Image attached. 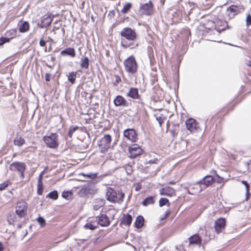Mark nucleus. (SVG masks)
I'll use <instances>...</instances> for the list:
<instances>
[{
	"label": "nucleus",
	"mask_w": 251,
	"mask_h": 251,
	"mask_svg": "<svg viewBox=\"0 0 251 251\" xmlns=\"http://www.w3.org/2000/svg\"><path fill=\"white\" fill-rule=\"evenodd\" d=\"M125 71L128 74L133 75L137 73L138 65L137 61L133 55H131L124 62Z\"/></svg>",
	"instance_id": "f257e3e1"
},
{
	"label": "nucleus",
	"mask_w": 251,
	"mask_h": 251,
	"mask_svg": "<svg viewBox=\"0 0 251 251\" xmlns=\"http://www.w3.org/2000/svg\"><path fill=\"white\" fill-rule=\"evenodd\" d=\"M226 10V20H230L235 17L244 10V8L241 5H231Z\"/></svg>",
	"instance_id": "f03ea898"
},
{
	"label": "nucleus",
	"mask_w": 251,
	"mask_h": 251,
	"mask_svg": "<svg viewBox=\"0 0 251 251\" xmlns=\"http://www.w3.org/2000/svg\"><path fill=\"white\" fill-rule=\"evenodd\" d=\"M75 189L78 190L76 193L80 197H84L89 194H94L96 191L94 185L91 183L85 184L75 188Z\"/></svg>",
	"instance_id": "7ed1b4c3"
},
{
	"label": "nucleus",
	"mask_w": 251,
	"mask_h": 251,
	"mask_svg": "<svg viewBox=\"0 0 251 251\" xmlns=\"http://www.w3.org/2000/svg\"><path fill=\"white\" fill-rule=\"evenodd\" d=\"M43 141L48 147L54 149L58 147V135L56 133H51L49 136H44Z\"/></svg>",
	"instance_id": "20e7f679"
},
{
	"label": "nucleus",
	"mask_w": 251,
	"mask_h": 251,
	"mask_svg": "<svg viewBox=\"0 0 251 251\" xmlns=\"http://www.w3.org/2000/svg\"><path fill=\"white\" fill-rule=\"evenodd\" d=\"M54 18V15L51 13H47L41 18L40 22L37 25L40 28H46L50 25Z\"/></svg>",
	"instance_id": "39448f33"
},
{
	"label": "nucleus",
	"mask_w": 251,
	"mask_h": 251,
	"mask_svg": "<svg viewBox=\"0 0 251 251\" xmlns=\"http://www.w3.org/2000/svg\"><path fill=\"white\" fill-rule=\"evenodd\" d=\"M122 36L129 41H134L137 38V34L135 30L130 27L124 28L121 32Z\"/></svg>",
	"instance_id": "423d86ee"
},
{
	"label": "nucleus",
	"mask_w": 251,
	"mask_h": 251,
	"mask_svg": "<svg viewBox=\"0 0 251 251\" xmlns=\"http://www.w3.org/2000/svg\"><path fill=\"white\" fill-rule=\"evenodd\" d=\"M26 169L25 163L20 162H15L12 163L10 166V169L12 171L18 172L22 178H24V172Z\"/></svg>",
	"instance_id": "0eeeda50"
},
{
	"label": "nucleus",
	"mask_w": 251,
	"mask_h": 251,
	"mask_svg": "<svg viewBox=\"0 0 251 251\" xmlns=\"http://www.w3.org/2000/svg\"><path fill=\"white\" fill-rule=\"evenodd\" d=\"M27 204L24 201L17 203L16 207V213L19 217H24L26 215Z\"/></svg>",
	"instance_id": "6e6552de"
},
{
	"label": "nucleus",
	"mask_w": 251,
	"mask_h": 251,
	"mask_svg": "<svg viewBox=\"0 0 251 251\" xmlns=\"http://www.w3.org/2000/svg\"><path fill=\"white\" fill-rule=\"evenodd\" d=\"M125 193L121 190L117 191L111 188V202L121 203L124 200Z\"/></svg>",
	"instance_id": "1a4fd4ad"
},
{
	"label": "nucleus",
	"mask_w": 251,
	"mask_h": 251,
	"mask_svg": "<svg viewBox=\"0 0 251 251\" xmlns=\"http://www.w3.org/2000/svg\"><path fill=\"white\" fill-rule=\"evenodd\" d=\"M129 157L131 158H134L137 156L143 153V150L140 148L139 146L135 144L129 148Z\"/></svg>",
	"instance_id": "9d476101"
},
{
	"label": "nucleus",
	"mask_w": 251,
	"mask_h": 251,
	"mask_svg": "<svg viewBox=\"0 0 251 251\" xmlns=\"http://www.w3.org/2000/svg\"><path fill=\"white\" fill-rule=\"evenodd\" d=\"M226 226V220L223 218H220L215 221L214 228L217 233L222 232Z\"/></svg>",
	"instance_id": "9b49d317"
},
{
	"label": "nucleus",
	"mask_w": 251,
	"mask_h": 251,
	"mask_svg": "<svg viewBox=\"0 0 251 251\" xmlns=\"http://www.w3.org/2000/svg\"><path fill=\"white\" fill-rule=\"evenodd\" d=\"M188 193L191 195H196L199 194L203 188L200 184V181L190 186L189 188H186Z\"/></svg>",
	"instance_id": "f8f14e48"
},
{
	"label": "nucleus",
	"mask_w": 251,
	"mask_h": 251,
	"mask_svg": "<svg viewBox=\"0 0 251 251\" xmlns=\"http://www.w3.org/2000/svg\"><path fill=\"white\" fill-rule=\"evenodd\" d=\"M213 15L219 20L226 21V10L222 6L217 7L213 11Z\"/></svg>",
	"instance_id": "ddd939ff"
},
{
	"label": "nucleus",
	"mask_w": 251,
	"mask_h": 251,
	"mask_svg": "<svg viewBox=\"0 0 251 251\" xmlns=\"http://www.w3.org/2000/svg\"><path fill=\"white\" fill-rule=\"evenodd\" d=\"M141 10L143 14L151 15L153 13V4L151 1L148 3L144 4L141 6Z\"/></svg>",
	"instance_id": "4468645a"
},
{
	"label": "nucleus",
	"mask_w": 251,
	"mask_h": 251,
	"mask_svg": "<svg viewBox=\"0 0 251 251\" xmlns=\"http://www.w3.org/2000/svg\"><path fill=\"white\" fill-rule=\"evenodd\" d=\"M124 135L125 137L132 142H135L137 139V135L135 130L132 128L125 130Z\"/></svg>",
	"instance_id": "2eb2a0df"
},
{
	"label": "nucleus",
	"mask_w": 251,
	"mask_h": 251,
	"mask_svg": "<svg viewBox=\"0 0 251 251\" xmlns=\"http://www.w3.org/2000/svg\"><path fill=\"white\" fill-rule=\"evenodd\" d=\"M186 125L187 129L191 132H195L199 127L198 124L192 118H190L186 121Z\"/></svg>",
	"instance_id": "dca6fc26"
},
{
	"label": "nucleus",
	"mask_w": 251,
	"mask_h": 251,
	"mask_svg": "<svg viewBox=\"0 0 251 251\" xmlns=\"http://www.w3.org/2000/svg\"><path fill=\"white\" fill-rule=\"evenodd\" d=\"M168 111H158V112L154 114V117L156 120L159 123L160 126H161L162 124L164 123L168 116Z\"/></svg>",
	"instance_id": "f3484780"
},
{
	"label": "nucleus",
	"mask_w": 251,
	"mask_h": 251,
	"mask_svg": "<svg viewBox=\"0 0 251 251\" xmlns=\"http://www.w3.org/2000/svg\"><path fill=\"white\" fill-rule=\"evenodd\" d=\"M106 140H102L101 144L100 145V151L102 153H105L108 151L110 148V135H105Z\"/></svg>",
	"instance_id": "a211bd4d"
},
{
	"label": "nucleus",
	"mask_w": 251,
	"mask_h": 251,
	"mask_svg": "<svg viewBox=\"0 0 251 251\" xmlns=\"http://www.w3.org/2000/svg\"><path fill=\"white\" fill-rule=\"evenodd\" d=\"M199 181L200 184L202 186L203 189H205L213 183L214 178L211 176H206Z\"/></svg>",
	"instance_id": "6ab92c4d"
},
{
	"label": "nucleus",
	"mask_w": 251,
	"mask_h": 251,
	"mask_svg": "<svg viewBox=\"0 0 251 251\" xmlns=\"http://www.w3.org/2000/svg\"><path fill=\"white\" fill-rule=\"evenodd\" d=\"M89 94L85 91H82L80 93V95L78 97V102L79 105H86L88 104Z\"/></svg>",
	"instance_id": "aec40b11"
},
{
	"label": "nucleus",
	"mask_w": 251,
	"mask_h": 251,
	"mask_svg": "<svg viewBox=\"0 0 251 251\" xmlns=\"http://www.w3.org/2000/svg\"><path fill=\"white\" fill-rule=\"evenodd\" d=\"M117 74H115L112 75V81L114 85H117L119 82L121 81V78L120 75H122L123 72L121 68L120 67L115 69Z\"/></svg>",
	"instance_id": "412c9836"
},
{
	"label": "nucleus",
	"mask_w": 251,
	"mask_h": 251,
	"mask_svg": "<svg viewBox=\"0 0 251 251\" xmlns=\"http://www.w3.org/2000/svg\"><path fill=\"white\" fill-rule=\"evenodd\" d=\"M60 54L63 56L68 55L72 58H74L75 56L76 53L74 48L68 47L61 50L60 52Z\"/></svg>",
	"instance_id": "4be33fe9"
},
{
	"label": "nucleus",
	"mask_w": 251,
	"mask_h": 251,
	"mask_svg": "<svg viewBox=\"0 0 251 251\" xmlns=\"http://www.w3.org/2000/svg\"><path fill=\"white\" fill-rule=\"evenodd\" d=\"M175 194V190L171 187H166L160 189V195L167 196L169 197L173 196Z\"/></svg>",
	"instance_id": "5701e85b"
},
{
	"label": "nucleus",
	"mask_w": 251,
	"mask_h": 251,
	"mask_svg": "<svg viewBox=\"0 0 251 251\" xmlns=\"http://www.w3.org/2000/svg\"><path fill=\"white\" fill-rule=\"evenodd\" d=\"M29 24L26 21H24L18 24V30L21 33H25L29 30Z\"/></svg>",
	"instance_id": "b1692460"
},
{
	"label": "nucleus",
	"mask_w": 251,
	"mask_h": 251,
	"mask_svg": "<svg viewBox=\"0 0 251 251\" xmlns=\"http://www.w3.org/2000/svg\"><path fill=\"white\" fill-rule=\"evenodd\" d=\"M126 96L133 99H138L140 97L138 89L134 87L130 88Z\"/></svg>",
	"instance_id": "393cba45"
},
{
	"label": "nucleus",
	"mask_w": 251,
	"mask_h": 251,
	"mask_svg": "<svg viewBox=\"0 0 251 251\" xmlns=\"http://www.w3.org/2000/svg\"><path fill=\"white\" fill-rule=\"evenodd\" d=\"M215 25L213 28L214 30L220 32L221 31L224 30L225 29V23L223 22V20H215V22H214Z\"/></svg>",
	"instance_id": "a878e982"
},
{
	"label": "nucleus",
	"mask_w": 251,
	"mask_h": 251,
	"mask_svg": "<svg viewBox=\"0 0 251 251\" xmlns=\"http://www.w3.org/2000/svg\"><path fill=\"white\" fill-rule=\"evenodd\" d=\"M114 102L116 106H126L127 101L124 98L121 96H118L114 100Z\"/></svg>",
	"instance_id": "bb28decb"
},
{
	"label": "nucleus",
	"mask_w": 251,
	"mask_h": 251,
	"mask_svg": "<svg viewBox=\"0 0 251 251\" xmlns=\"http://www.w3.org/2000/svg\"><path fill=\"white\" fill-rule=\"evenodd\" d=\"M6 36L7 37L4 38L8 40V42L12 39L15 38L17 36V30L15 29H11L6 31Z\"/></svg>",
	"instance_id": "cd10ccee"
},
{
	"label": "nucleus",
	"mask_w": 251,
	"mask_h": 251,
	"mask_svg": "<svg viewBox=\"0 0 251 251\" xmlns=\"http://www.w3.org/2000/svg\"><path fill=\"white\" fill-rule=\"evenodd\" d=\"M101 226H107L109 224L108 217L104 214H102L99 218L98 224Z\"/></svg>",
	"instance_id": "c85d7f7f"
},
{
	"label": "nucleus",
	"mask_w": 251,
	"mask_h": 251,
	"mask_svg": "<svg viewBox=\"0 0 251 251\" xmlns=\"http://www.w3.org/2000/svg\"><path fill=\"white\" fill-rule=\"evenodd\" d=\"M104 204V201L102 199H96L93 203V208L95 210H98L100 207L102 206Z\"/></svg>",
	"instance_id": "c756f323"
},
{
	"label": "nucleus",
	"mask_w": 251,
	"mask_h": 251,
	"mask_svg": "<svg viewBox=\"0 0 251 251\" xmlns=\"http://www.w3.org/2000/svg\"><path fill=\"white\" fill-rule=\"evenodd\" d=\"M144 224V218L142 216H138L135 220L134 225L137 228H141Z\"/></svg>",
	"instance_id": "7c9ffc66"
},
{
	"label": "nucleus",
	"mask_w": 251,
	"mask_h": 251,
	"mask_svg": "<svg viewBox=\"0 0 251 251\" xmlns=\"http://www.w3.org/2000/svg\"><path fill=\"white\" fill-rule=\"evenodd\" d=\"M189 243L191 244L200 245L201 244V240L198 234H195L191 236L189 238Z\"/></svg>",
	"instance_id": "2f4dec72"
},
{
	"label": "nucleus",
	"mask_w": 251,
	"mask_h": 251,
	"mask_svg": "<svg viewBox=\"0 0 251 251\" xmlns=\"http://www.w3.org/2000/svg\"><path fill=\"white\" fill-rule=\"evenodd\" d=\"M14 145L21 147L25 143V139L20 136H17L13 140Z\"/></svg>",
	"instance_id": "473e14b6"
},
{
	"label": "nucleus",
	"mask_w": 251,
	"mask_h": 251,
	"mask_svg": "<svg viewBox=\"0 0 251 251\" xmlns=\"http://www.w3.org/2000/svg\"><path fill=\"white\" fill-rule=\"evenodd\" d=\"M132 216L130 214H127L123 217L122 223L124 225L129 226L132 222Z\"/></svg>",
	"instance_id": "72a5a7b5"
},
{
	"label": "nucleus",
	"mask_w": 251,
	"mask_h": 251,
	"mask_svg": "<svg viewBox=\"0 0 251 251\" xmlns=\"http://www.w3.org/2000/svg\"><path fill=\"white\" fill-rule=\"evenodd\" d=\"M89 60L87 57L81 59L80 67L82 69H87L89 68Z\"/></svg>",
	"instance_id": "f704fd0d"
},
{
	"label": "nucleus",
	"mask_w": 251,
	"mask_h": 251,
	"mask_svg": "<svg viewBox=\"0 0 251 251\" xmlns=\"http://www.w3.org/2000/svg\"><path fill=\"white\" fill-rule=\"evenodd\" d=\"M154 203V198L153 197L150 196L146 198L144 201L142 202V204L145 206H147L149 204H152Z\"/></svg>",
	"instance_id": "c9c22d12"
},
{
	"label": "nucleus",
	"mask_w": 251,
	"mask_h": 251,
	"mask_svg": "<svg viewBox=\"0 0 251 251\" xmlns=\"http://www.w3.org/2000/svg\"><path fill=\"white\" fill-rule=\"evenodd\" d=\"M76 74L77 73L76 72H72L70 73L67 75L68 80L72 84H74L75 82L76 78Z\"/></svg>",
	"instance_id": "e433bc0d"
},
{
	"label": "nucleus",
	"mask_w": 251,
	"mask_h": 251,
	"mask_svg": "<svg viewBox=\"0 0 251 251\" xmlns=\"http://www.w3.org/2000/svg\"><path fill=\"white\" fill-rule=\"evenodd\" d=\"M46 197H48L51 199L56 200L58 199V192L56 190L51 191L47 195Z\"/></svg>",
	"instance_id": "4c0bfd02"
},
{
	"label": "nucleus",
	"mask_w": 251,
	"mask_h": 251,
	"mask_svg": "<svg viewBox=\"0 0 251 251\" xmlns=\"http://www.w3.org/2000/svg\"><path fill=\"white\" fill-rule=\"evenodd\" d=\"M159 205L160 207H162L165 205H167L168 206H169L170 203L167 198H162L159 200Z\"/></svg>",
	"instance_id": "58836bf2"
},
{
	"label": "nucleus",
	"mask_w": 251,
	"mask_h": 251,
	"mask_svg": "<svg viewBox=\"0 0 251 251\" xmlns=\"http://www.w3.org/2000/svg\"><path fill=\"white\" fill-rule=\"evenodd\" d=\"M132 7V4L131 3H126L121 10V12L123 14H126L128 12Z\"/></svg>",
	"instance_id": "ea45409f"
},
{
	"label": "nucleus",
	"mask_w": 251,
	"mask_h": 251,
	"mask_svg": "<svg viewBox=\"0 0 251 251\" xmlns=\"http://www.w3.org/2000/svg\"><path fill=\"white\" fill-rule=\"evenodd\" d=\"M98 225V223H92L91 222L87 223L85 224L84 226V227L87 229H89L91 230H94L95 228H97V225Z\"/></svg>",
	"instance_id": "a19ab883"
},
{
	"label": "nucleus",
	"mask_w": 251,
	"mask_h": 251,
	"mask_svg": "<svg viewBox=\"0 0 251 251\" xmlns=\"http://www.w3.org/2000/svg\"><path fill=\"white\" fill-rule=\"evenodd\" d=\"M10 184L11 182L9 180H7L0 184V191H2L5 189Z\"/></svg>",
	"instance_id": "79ce46f5"
},
{
	"label": "nucleus",
	"mask_w": 251,
	"mask_h": 251,
	"mask_svg": "<svg viewBox=\"0 0 251 251\" xmlns=\"http://www.w3.org/2000/svg\"><path fill=\"white\" fill-rule=\"evenodd\" d=\"M78 128L77 126H72L70 127L68 136L71 138L73 133Z\"/></svg>",
	"instance_id": "37998d69"
},
{
	"label": "nucleus",
	"mask_w": 251,
	"mask_h": 251,
	"mask_svg": "<svg viewBox=\"0 0 251 251\" xmlns=\"http://www.w3.org/2000/svg\"><path fill=\"white\" fill-rule=\"evenodd\" d=\"M124 168H125V170L126 171L127 174L130 175L132 173L133 170L131 165L126 164L125 166H124Z\"/></svg>",
	"instance_id": "c03bdc74"
},
{
	"label": "nucleus",
	"mask_w": 251,
	"mask_h": 251,
	"mask_svg": "<svg viewBox=\"0 0 251 251\" xmlns=\"http://www.w3.org/2000/svg\"><path fill=\"white\" fill-rule=\"evenodd\" d=\"M79 175H82L84 176H86L88 178H94L97 176V174L93 173H90L88 174H84V173H81L79 174Z\"/></svg>",
	"instance_id": "a18cd8bd"
},
{
	"label": "nucleus",
	"mask_w": 251,
	"mask_h": 251,
	"mask_svg": "<svg viewBox=\"0 0 251 251\" xmlns=\"http://www.w3.org/2000/svg\"><path fill=\"white\" fill-rule=\"evenodd\" d=\"M37 222L40 225L41 227H43L46 225V221L44 219L41 217H39L37 219Z\"/></svg>",
	"instance_id": "49530a36"
},
{
	"label": "nucleus",
	"mask_w": 251,
	"mask_h": 251,
	"mask_svg": "<svg viewBox=\"0 0 251 251\" xmlns=\"http://www.w3.org/2000/svg\"><path fill=\"white\" fill-rule=\"evenodd\" d=\"M72 193L70 191L63 192L62 194V197L69 199L72 196Z\"/></svg>",
	"instance_id": "de8ad7c7"
},
{
	"label": "nucleus",
	"mask_w": 251,
	"mask_h": 251,
	"mask_svg": "<svg viewBox=\"0 0 251 251\" xmlns=\"http://www.w3.org/2000/svg\"><path fill=\"white\" fill-rule=\"evenodd\" d=\"M43 191V184H37V194L41 195Z\"/></svg>",
	"instance_id": "09e8293b"
},
{
	"label": "nucleus",
	"mask_w": 251,
	"mask_h": 251,
	"mask_svg": "<svg viewBox=\"0 0 251 251\" xmlns=\"http://www.w3.org/2000/svg\"><path fill=\"white\" fill-rule=\"evenodd\" d=\"M16 218L14 216H12L10 215L7 217V221L10 225H12L16 222Z\"/></svg>",
	"instance_id": "8fccbe9b"
},
{
	"label": "nucleus",
	"mask_w": 251,
	"mask_h": 251,
	"mask_svg": "<svg viewBox=\"0 0 251 251\" xmlns=\"http://www.w3.org/2000/svg\"><path fill=\"white\" fill-rule=\"evenodd\" d=\"M39 45L41 47H45V49H47L46 47V42L44 41L43 38L40 39L39 41Z\"/></svg>",
	"instance_id": "3c124183"
},
{
	"label": "nucleus",
	"mask_w": 251,
	"mask_h": 251,
	"mask_svg": "<svg viewBox=\"0 0 251 251\" xmlns=\"http://www.w3.org/2000/svg\"><path fill=\"white\" fill-rule=\"evenodd\" d=\"M8 42V40H7L4 37H2L0 38V46L3 45L4 44Z\"/></svg>",
	"instance_id": "603ef678"
},
{
	"label": "nucleus",
	"mask_w": 251,
	"mask_h": 251,
	"mask_svg": "<svg viewBox=\"0 0 251 251\" xmlns=\"http://www.w3.org/2000/svg\"><path fill=\"white\" fill-rule=\"evenodd\" d=\"M242 183L243 184H244L246 186V191H247L246 193L249 194L250 185L247 183V182L246 181L243 180L242 181Z\"/></svg>",
	"instance_id": "864d4df0"
},
{
	"label": "nucleus",
	"mask_w": 251,
	"mask_h": 251,
	"mask_svg": "<svg viewBox=\"0 0 251 251\" xmlns=\"http://www.w3.org/2000/svg\"><path fill=\"white\" fill-rule=\"evenodd\" d=\"M246 23L247 25H251V16L249 14L248 15L247 18H246Z\"/></svg>",
	"instance_id": "5fc2aeb1"
},
{
	"label": "nucleus",
	"mask_w": 251,
	"mask_h": 251,
	"mask_svg": "<svg viewBox=\"0 0 251 251\" xmlns=\"http://www.w3.org/2000/svg\"><path fill=\"white\" fill-rule=\"evenodd\" d=\"M82 114H87L89 116V118H85V119H89V120H92L93 119H94L95 118V115H91V114H89L88 113H81Z\"/></svg>",
	"instance_id": "6e6d98bb"
},
{
	"label": "nucleus",
	"mask_w": 251,
	"mask_h": 251,
	"mask_svg": "<svg viewBox=\"0 0 251 251\" xmlns=\"http://www.w3.org/2000/svg\"><path fill=\"white\" fill-rule=\"evenodd\" d=\"M50 77H51V75L49 73H46L45 74V80L46 81H50Z\"/></svg>",
	"instance_id": "4d7b16f0"
},
{
	"label": "nucleus",
	"mask_w": 251,
	"mask_h": 251,
	"mask_svg": "<svg viewBox=\"0 0 251 251\" xmlns=\"http://www.w3.org/2000/svg\"><path fill=\"white\" fill-rule=\"evenodd\" d=\"M170 214V211L168 210L166 212L165 215L164 217L161 218V221L165 220L169 215Z\"/></svg>",
	"instance_id": "13d9d810"
},
{
	"label": "nucleus",
	"mask_w": 251,
	"mask_h": 251,
	"mask_svg": "<svg viewBox=\"0 0 251 251\" xmlns=\"http://www.w3.org/2000/svg\"><path fill=\"white\" fill-rule=\"evenodd\" d=\"M159 162V160L157 158L154 159H151L149 161V163L151 164H157Z\"/></svg>",
	"instance_id": "bf43d9fd"
},
{
	"label": "nucleus",
	"mask_w": 251,
	"mask_h": 251,
	"mask_svg": "<svg viewBox=\"0 0 251 251\" xmlns=\"http://www.w3.org/2000/svg\"><path fill=\"white\" fill-rule=\"evenodd\" d=\"M43 173V172L41 173V174L40 175L38 179V184H43L42 182V174Z\"/></svg>",
	"instance_id": "052dcab7"
},
{
	"label": "nucleus",
	"mask_w": 251,
	"mask_h": 251,
	"mask_svg": "<svg viewBox=\"0 0 251 251\" xmlns=\"http://www.w3.org/2000/svg\"><path fill=\"white\" fill-rule=\"evenodd\" d=\"M107 192L106 193V199L108 201H110V194H108L109 193V190H110V187L107 188Z\"/></svg>",
	"instance_id": "680f3d73"
},
{
	"label": "nucleus",
	"mask_w": 251,
	"mask_h": 251,
	"mask_svg": "<svg viewBox=\"0 0 251 251\" xmlns=\"http://www.w3.org/2000/svg\"><path fill=\"white\" fill-rule=\"evenodd\" d=\"M216 176H218V179L217 180H216V179H214V181H216L218 183H221V177H219L218 175H216Z\"/></svg>",
	"instance_id": "e2e57ef3"
},
{
	"label": "nucleus",
	"mask_w": 251,
	"mask_h": 251,
	"mask_svg": "<svg viewBox=\"0 0 251 251\" xmlns=\"http://www.w3.org/2000/svg\"><path fill=\"white\" fill-rule=\"evenodd\" d=\"M3 250V245L0 242V251H2Z\"/></svg>",
	"instance_id": "0e129e2a"
},
{
	"label": "nucleus",
	"mask_w": 251,
	"mask_h": 251,
	"mask_svg": "<svg viewBox=\"0 0 251 251\" xmlns=\"http://www.w3.org/2000/svg\"><path fill=\"white\" fill-rule=\"evenodd\" d=\"M140 188H141L140 186H138L135 187V190L136 191H138L140 190Z\"/></svg>",
	"instance_id": "69168bd1"
},
{
	"label": "nucleus",
	"mask_w": 251,
	"mask_h": 251,
	"mask_svg": "<svg viewBox=\"0 0 251 251\" xmlns=\"http://www.w3.org/2000/svg\"><path fill=\"white\" fill-rule=\"evenodd\" d=\"M247 66L248 67H251V61H249L247 64Z\"/></svg>",
	"instance_id": "338daca9"
},
{
	"label": "nucleus",
	"mask_w": 251,
	"mask_h": 251,
	"mask_svg": "<svg viewBox=\"0 0 251 251\" xmlns=\"http://www.w3.org/2000/svg\"><path fill=\"white\" fill-rule=\"evenodd\" d=\"M106 55L108 57L109 56V51H106Z\"/></svg>",
	"instance_id": "774afa93"
}]
</instances>
